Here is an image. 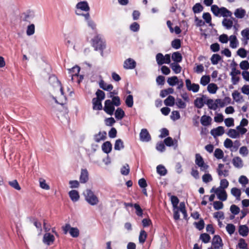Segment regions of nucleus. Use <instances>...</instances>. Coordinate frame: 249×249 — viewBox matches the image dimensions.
I'll return each mask as SVG.
<instances>
[{"mask_svg": "<svg viewBox=\"0 0 249 249\" xmlns=\"http://www.w3.org/2000/svg\"><path fill=\"white\" fill-rule=\"evenodd\" d=\"M92 46L94 50L99 51L103 56V51L106 48V42L100 35H97L91 40Z\"/></svg>", "mask_w": 249, "mask_h": 249, "instance_id": "f257e3e1", "label": "nucleus"}, {"mask_svg": "<svg viewBox=\"0 0 249 249\" xmlns=\"http://www.w3.org/2000/svg\"><path fill=\"white\" fill-rule=\"evenodd\" d=\"M49 83L53 87L57 88L60 91V96L61 102H59L57 100L55 99V102L60 105H64L66 101V97L64 95L63 89L62 86L61 82L58 80L57 78L54 75H52L49 77Z\"/></svg>", "mask_w": 249, "mask_h": 249, "instance_id": "f03ea898", "label": "nucleus"}, {"mask_svg": "<svg viewBox=\"0 0 249 249\" xmlns=\"http://www.w3.org/2000/svg\"><path fill=\"white\" fill-rule=\"evenodd\" d=\"M86 201L91 205H97L99 202L98 197L94 194V192L90 189H87L83 193Z\"/></svg>", "mask_w": 249, "mask_h": 249, "instance_id": "7ed1b4c3", "label": "nucleus"}, {"mask_svg": "<svg viewBox=\"0 0 249 249\" xmlns=\"http://www.w3.org/2000/svg\"><path fill=\"white\" fill-rule=\"evenodd\" d=\"M196 164L200 167V169L203 171H206L208 169L209 166L205 164L202 157L199 154H196Z\"/></svg>", "mask_w": 249, "mask_h": 249, "instance_id": "20e7f679", "label": "nucleus"}, {"mask_svg": "<svg viewBox=\"0 0 249 249\" xmlns=\"http://www.w3.org/2000/svg\"><path fill=\"white\" fill-rule=\"evenodd\" d=\"M103 109L106 113L112 115L115 110V107L111 102V100L108 99L105 101L104 107Z\"/></svg>", "mask_w": 249, "mask_h": 249, "instance_id": "39448f33", "label": "nucleus"}, {"mask_svg": "<svg viewBox=\"0 0 249 249\" xmlns=\"http://www.w3.org/2000/svg\"><path fill=\"white\" fill-rule=\"evenodd\" d=\"M213 192H214L216 194L218 199H219L220 200L224 201L227 200V195L225 190H221L219 188H217L214 190V187H213L211 190L210 192L212 193Z\"/></svg>", "mask_w": 249, "mask_h": 249, "instance_id": "423d86ee", "label": "nucleus"}, {"mask_svg": "<svg viewBox=\"0 0 249 249\" xmlns=\"http://www.w3.org/2000/svg\"><path fill=\"white\" fill-rule=\"evenodd\" d=\"M212 245L215 249H219L223 246L222 240L219 235H215L213 236L212 241Z\"/></svg>", "mask_w": 249, "mask_h": 249, "instance_id": "0eeeda50", "label": "nucleus"}, {"mask_svg": "<svg viewBox=\"0 0 249 249\" xmlns=\"http://www.w3.org/2000/svg\"><path fill=\"white\" fill-rule=\"evenodd\" d=\"M55 240V237L50 232L46 233L44 234L43 242L48 246H50L53 243Z\"/></svg>", "mask_w": 249, "mask_h": 249, "instance_id": "6e6552de", "label": "nucleus"}, {"mask_svg": "<svg viewBox=\"0 0 249 249\" xmlns=\"http://www.w3.org/2000/svg\"><path fill=\"white\" fill-rule=\"evenodd\" d=\"M80 71V68L78 66H75L69 70V73L71 77V80L72 81H74V78L79 76V73Z\"/></svg>", "mask_w": 249, "mask_h": 249, "instance_id": "1a4fd4ad", "label": "nucleus"}, {"mask_svg": "<svg viewBox=\"0 0 249 249\" xmlns=\"http://www.w3.org/2000/svg\"><path fill=\"white\" fill-rule=\"evenodd\" d=\"M136 66V62L130 58L126 59L124 63V68L125 69H133Z\"/></svg>", "mask_w": 249, "mask_h": 249, "instance_id": "9d476101", "label": "nucleus"}, {"mask_svg": "<svg viewBox=\"0 0 249 249\" xmlns=\"http://www.w3.org/2000/svg\"><path fill=\"white\" fill-rule=\"evenodd\" d=\"M141 140L143 142H148L151 140V136L146 129L143 128L141 130L140 133Z\"/></svg>", "mask_w": 249, "mask_h": 249, "instance_id": "9b49d317", "label": "nucleus"}, {"mask_svg": "<svg viewBox=\"0 0 249 249\" xmlns=\"http://www.w3.org/2000/svg\"><path fill=\"white\" fill-rule=\"evenodd\" d=\"M76 7L77 8V10L78 12H79V10H82L85 12H88L89 10V7L88 5V3L87 1H80L78 2L76 5Z\"/></svg>", "mask_w": 249, "mask_h": 249, "instance_id": "f8f14e48", "label": "nucleus"}, {"mask_svg": "<svg viewBox=\"0 0 249 249\" xmlns=\"http://www.w3.org/2000/svg\"><path fill=\"white\" fill-rule=\"evenodd\" d=\"M79 179L81 183H85L88 181L89 173L86 169H81Z\"/></svg>", "mask_w": 249, "mask_h": 249, "instance_id": "ddd939ff", "label": "nucleus"}, {"mask_svg": "<svg viewBox=\"0 0 249 249\" xmlns=\"http://www.w3.org/2000/svg\"><path fill=\"white\" fill-rule=\"evenodd\" d=\"M224 127L219 126L215 128H213L211 131V134L214 136H219L222 135L224 133Z\"/></svg>", "mask_w": 249, "mask_h": 249, "instance_id": "4468645a", "label": "nucleus"}, {"mask_svg": "<svg viewBox=\"0 0 249 249\" xmlns=\"http://www.w3.org/2000/svg\"><path fill=\"white\" fill-rule=\"evenodd\" d=\"M101 101V100L94 98L92 99V103L93 105L92 108L93 110H101L103 109Z\"/></svg>", "mask_w": 249, "mask_h": 249, "instance_id": "2eb2a0df", "label": "nucleus"}, {"mask_svg": "<svg viewBox=\"0 0 249 249\" xmlns=\"http://www.w3.org/2000/svg\"><path fill=\"white\" fill-rule=\"evenodd\" d=\"M231 98L229 97H225L223 100L220 99H217L215 102L219 105L221 107H224L226 105H229L231 103Z\"/></svg>", "mask_w": 249, "mask_h": 249, "instance_id": "dca6fc26", "label": "nucleus"}, {"mask_svg": "<svg viewBox=\"0 0 249 249\" xmlns=\"http://www.w3.org/2000/svg\"><path fill=\"white\" fill-rule=\"evenodd\" d=\"M99 84L100 88L104 90L111 91L113 88L112 84H107L103 79L99 81Z\"/></svg>", "mask_w": 249, "mask_h": 249, "instance_id": "f3484780", "label": "nucleus"}, {"mask_svg": "<svg viewBox=\"0 0 249 249\" xmlns=\"http://www.w3.org/2000/svg\"><path fill=\"white\" fill-rule=\"evenodd\" d=\"M240 235L242 236H247L249 232V229L248 227L246 225H240L238 230Z\"/></svg>", "mask_w": 249, "mask_h": 249, "instance_id": "a211bd4d", "label": "nucleus"}, {"mask_svg": "<svg viewBox=\"0 0 249 249\" xmlns=\"http://www.w3.org/2000/svg\"><path fill=\"white\" fill-rule=\"evenodd\" d=\"M102 149L104 153L108 154L112 150V144L110 142L107 141L102 144Z\"/></svg>", "mask_w": 249, "mask_h": 249, "instance_id": "6ab92c4d", "label": "nucleus"}, {"mask_svg": "<svg viewBox=\"0 0 249 249\" xmlns=\"http://www.w3.org/2000/svg\"><path fill=\"white\" fill-rule=\"evenodd\" d=\"M241 35L242 36V40L244 41V44L248 43V40H249V28H247L241 31Z\"/></svg>", "mask_w": 249, "mask_h": 249, "instance_id": "aec40b11", "label": "nucleus"}, {"mask_svg": "<svg viewBox=\"0 0 249 249\" xmlns=\"http://www.w3.org/2000/svg\"><path fill=\"white\" fill-rule=\"evenodd\" d=\"M69 196L71 200L73 202L78 201L79 199L80 196L77 191L73 190L69 192Z\"/></svg>", "mask_w": 249, "mask_h": 249, "instance_id": "412c9836", "label": "nucleus"}, {"mask_svg": "<svg viewBox=\"0 0 249 249\" xmlns=\"http://www.w3.org/2000/svg\"><path fill=\"white\" fill-rule=\"evenodd\" d=\"M212 118L210 116L203 115L200 119L201 124L204 126H208L211 123Z\"/></svg>", "mask_w": 249, "mask_h": 249, "instance_id": "4be33fe9", "label": "nucleus"}, {"mask_svg": "<svg viewBox=\"0 0 249 249\" xmlns=\"http://www.w3.org/2000/svg\"><path fill=\"white\" fill-rule=\"evenodd\" d=\"M232 163L233 165L238 168L243 166V161L242 159L239 157H236L232 159Z\"/></svg>", "mask_w": 249, "mask_h": 249, "instance_id": "5701e85b", "label": "nucleus"}, {"mask_svg": "<svg viewBox=\"0 0 249 249\" xmlns=\"http://www.w3.org/2000/svg\"><path fill=\"white\" fill-rule=\"evenodd\" d=\"M125 115L124 111L120 107L117 108L115 112V118L119 120L122 119Z\"/></svg>", "mask_w": 249, "mask_h": 249, "instance_id": "b1692460", "label": "nucleus"}, {"mask_svg": "<svg viewBox=\"0 0 249 249\" xmlns=\"http://www.w3.org/2000/svg\"><path fill=\"white\" fill-rule=\"evenodd\" d=\"M222 24L227 29H230L233 26V21L231 19L224 18L222 20Z\"/></svg>", "mask_w": 249, "mask_h": 249, "instance_id": "393cba45", "label": "nucleus"}, {"mask_svg": "<svg viewBox=\"0 0 249 249\" xmlns=\"http://www.w3.org/2000/svg\"><path fill=\"white\" fill-rule=\"evenodd\" d=\"M246 15V11L242 8H238L234 12L235 16L238 18H243Z\"/></svg>", "mask_w": 249, "mask_h": 249, "instance_id": "a878e982", "label": "nucleus"}, {"mask_svg": "<svg viewBox=\"0 0 249 249\" xmlns=\"http://www.w3.org/2000/svg\"><path fill=\"white\" fill-rule=\"evenodd\" d=\"M172 58L175 63H178L182 61V56L180 53L176 52L173 53Z\"/></svg>", "mask_w": 249, "mask_h": 249, "instance_id": "bb28decb", "label": "nucleus"}, {"mask_svg": "<svg viewBox=\"0 0 249 249\" xmlns=\"http://www.w3.org/2000/svg\"><path fill=\"white\" fill-rule=\"evenodd\" d=\"M106 135L107 133L105 131L99 132L98 134L95 136V141L99 142L102 140H105L106 139Z\"/></svg>", "mask_w": 249, "mask_h": 249, "instance_id": "cd10ccee", "label": "nucleus"}, {"mask_svg": "<svg viewBox=\"0 0 249 249\" xmlns=\"http://www.w3.org/2000/svg\"><path fill=\"white\" fill-rule=\"evenodd\" d=\"M230 47L232 48H236L238 44V41L235 36L231 35L230 36Z\"/></svg>", "mask_w": 249, "mask_h": 249, "instance_id": "c85d7f7f", "label": "nucleus"}, {"mask_svg": "<svg viewBox=\"0 0 249 249\" xmlns=\"http://www.w3.org/2000/svg\"><path fill=\"white\" fill-rule=\"evenodd\" d=\"M218 88L216 84L214 83H210L208 85L207 90L208 91L212 94H214L216 93L217 90Z\"/></svg>", "mask_w": 249, "mask_h": 249, "instance_id": "c756f323", "label": "nucleus"}, {"mask_svg": "<svg viewBox=\"0 0 249 249\" xmlns=\"http://www.w3.org/2000/svg\"><path fill=\"white\" fill-rule=\"evenodd\" d=\"M124 144L123 141L119 139L116 140L115 144H114V149L116 150H121V149L124 148Z\"/></svg>", "mask_w": 249, "mask_h": 249, "instance_id": "7c9ffc66", "label": "nucleus"}, {"mask_svg": "<svg viewBox=\"0 0 249 249\" xmlns=\"http://www.w3.org/2000/svg\"><path fill=\"white\" fill-rule=\"evenodd\" d=\"M164 103L166 106L172 107L175 104V98L169 95L164 101Z\"/></svg>", "mask_w": 249, "mask_h": 249, "instance_id": "2f4dec72", "label": "nucleus"}, {"mask_svg": "<svg viewBox=\"0 0 249 249\" xmlns=\"http://www.w3.org/2000/svg\"><path fill=\"white\" fill-rule=\"evenodd\" d=\"M220 16H222L223 17H231L232 16V13L226 8L222 7H221Z\"/></svg>", "mask_w": 249, "mask_h": 249, "instance_id": "473e14b6", "label": "nucleus"}, {"mask_svg": "<svg viewBox=\"0 0 249 249\" xmlns=\"http://www.w3.org/2000/svg\"><path fill=\"white\" fill-rule=\"evenodd\" d=\"M170 67L175 73L178 74L181 72V67L178 63H172Z\"/></svg>", "mask_w": 249, "mask_h": 249, "instance_id": "72a5a7b5", "label": "nucleus"}, {"mask_svg": "<svg viewBox=\"0 0 249 249\" xmlns=\"http://www.w3.org/2000/svg\"><path fill=\"white\" fill-rule=\"evenodd\" d=\"M231 194L236 197L237 200L240 199V196L241 194V190L236 187H233L231 189Z\"/></svg>", "mask_w": 249, "mask_h": 249, "instance_id": "f704fd0d", "label": "nucleus"}, {"mask_svg": "<svg viewBox=\"0 0 249 249\" xmlns=\"http://www.w3.org/2000/svg\"><path fill=\"white\" fill-rule=\"evenodd\" d=\"M174 89L172 88H169L167 89H162L160 91V96L162 97H165L169 94H172L174 92Z\"/></svg>", "mask_w": 249, "mask_h": 249, "instance_id": "c9c22d12", "label": "nucleus"}, {"mask_svg": "<svg viewBox=\"0 0 249 249\" xmlns=\"http://www.w3.org/2000/svg\"><path fill=\"white\" fill-rule=\"evenodd\" d=\"M157 173L161 176H165L167 174V170L162 165H159L157 167Z\"/></svg>", "mask_w": 249, "mask_h": 249, "instance_id": "e433bc0d", "label": "nucleus"}, {"mask_svg": "<svg viewBox=\"0 0 249 249\" xmlns=\"http://www.w3.org/2000/svg\"><path fill=\"white\" fill-rule=\"evenodd\" d=\"M205 102L202 98H197L194 101V105L198 108H201L204 105Z\"/></svg>", "mask_w": 249, "mask_h": 249, "instance_id": "4c0bfd02", "label": "nucleus"}, {"mask_svg": "<svg viewBox=\"0 0 249 249\" xmlns=\"http://www.w3.org/2000/svg\"><path fill=\"white\" fill-rule=\"evenodd\" d=\"M206 104L208 105V107L211 109L215 110L218 107L217 105L218 104H217L215 102V103H213V99H208L206 102Z\"/></svg>", "mask_w": 249, "mask_h": 249, "instance_id": "58836bf2", "label": "nucleus"}, {"mask_svg": "<svg viewBox=\"0 0 249 249\" xmlns=\"http://www.w3.org/2000/svg\"><path fill=\"white\" fill-rule=\"evenodd\" d=\"M221 56L218 54H213L211 58V62L213 65H216L221 60Z\"/></svg>", "mask_w": 249, "mask_h": 249, "instance_id": "ea45409f", "label": "nucleus"}, {"mask_svg": "<svg viewBox=\"0 0 249 249\" xmlns=\"http://www.w3.org/2000/svg\"><path fill=\"white\" fill-rule=\"evenodd\" d=\"M179 211L182 213L183 217L186 219L187 217V213L185 208V204L184 202H181L179 206Z\"/></svg>", "mask_w": 249, "mask_h": 249, "instance_id": "a19ab883", "label": "nucleus"}, {"mask_svg": "<svg viewBox=\"0 0 249 249\" xmlns=\"http://www.w3.org/2000/svg\"><path fill=\"white\" fill-rule=\"evenodd\" d=\"M227 135L231 138H236L239 136V132L234 129H230L227 132Z\"/></svg>", "mask_w": 249, "mask_h": 249, "instance_id": "79ce46f5", "label": "nucleus"}, {"mask_svg": "<svg viewBox=\"0 0 249 249\" xmlns=\"http://www.w3.org/2000/svg\"><path fill=\"white\" fill-rule=\"evenodd\" d=\"M147 233L144 230H141L139 237V242L143 244L145 242L147 238Z\"/></svg>", "mask_w": 249, "mask_h": 249, "instance_id": "37998d69", "label": "nucleus"}, {"mask_svg": "<svg viewBox=\"0 0 249 249\" xmlns=\"http://www.w3.org/2000/svg\"><path fill=\"white\" fill-rule=\"evenodd\" d=\"M178 82V79L177 76H174L169 77L167 79V83L170 86H174Z\"/></svg>", "mask_w": 249, "mask_h": 249, "instance_id": "c03bdc74", "label": "nucleus"}, {"mask_svg": "<svg viewBox=\"0 0 249 249\" xmlns=\"http://www.w3.org/2000/svg\"><path fill=\"white\" fill-rule=\"evenodd\" d=\"M210 80L211 78L209 75H203L200 79V83L205 86L210 83Z\"/></svg>", "mask_w": 249, "mask_h": 249, "instance_id": "a18cd8bd", "label": "nucleus"}, {"mask_svg": "<svg viewBox=\"0 0 249 249\" xmlns=\"http://www.w3.org/2000/svg\"><path fill=\"white\" fill-rule=\"evenodd\" d=\"M221 8H219L216 5H213L211 6V11L215 16L218 17L220 16Z\"/></svg>", "mask_w": 249, "mask_h": 249, "instance_id": "49530a36", "label": "nucleus"}, {"mask_svg": "<svg viewBox=\"0 0 249 249\" xmlns=\"http://www.w3.org/2000/svg\"><path fill=\"white\" fill-rule=\"evenodd\" d=\"M203 10V7L199 3H196L194 5L193 7V11L194 13H199L202 11Z\"/></svg>", "mask_w": 249, "mask_h": 249, "instance_id": "de8ad7c7", "label": "nucleus"}, {"mask_svg": "<svg viewBox=\"0 0 249 249\" xmlns=\"http://www.w3.org/2000/svg\"><path fill=\"white\" fill-rule=\"evenodd\" d=\"M156 61L159 65L164 64V56L161 53H158L156 56Z\"/></svg>", "mask_w": 249, "mask_h": 249, "instance_id": "09e8293b", "label": "nucleus"}, {"mask_svg": "<svg viewBox=\"0 0 249 249\" xmlns=\"http://www.w3.org/2000/svg\"><path fill=\"white\" fill-rule=\"evenodd\" d=\"M171 201L173 205V208H175V209H178V205L179 203V199L178 197L175 196H172L171 197Z\"/></svg>", "mask_w": 249, "mask_h": 249, "instance_id": "8fccbe9b", "label": "nucleus"}, {"mask_svg": "<svg viewBox=\"0 0 249 249\" xmlns=\"http://www.w3.org/2000/svg\"><path fill=\"white\" fill-rule=\"evenodd\" d=\"M125 103L126 105L128 107H132V106L133 105V96L132 95H128L125 99Z\"/></svg>", "mask_w": 249, "mask_h": 249, "instance_id": "3c124183", "label": "nucleus"}, {"mask_svg": "<svg viewBox=\"0 0 249 249\" xmlns=\"http://www.w3.org/2000/svg\"><path fill=\"white\" fill-rule=\"evenodd\" d=\"M134 207L136 210V214L138 216L142 217L143 214V210L140 207V205L137 203H135L134 204Z\"/></svg>", "mask_w": 249, "mask_h": 249, "instance_id": "603ef678", "label": "nucleus"}, {"mask_svg": "<svg viewBox=\"0 0 249 249\" xmlns=\"http://www.w3.org/2000/svg\"><path fill=\"white\" fill-rule=\"evenodd\" d=\"M172 47L175 49H178L181 47V41L179 39H175L171 42Z\"/></svg>", "mask_w": 249, "mask_h": 249, "instance_id": "864d4df0", "label": "nucleus"}, {"mask_svg": "<svg viewBox=\"0 0 249 249\" xmlns=\"http://www.w3.org/2000/svg\"><path fill=\"white\" fill-rule=\"evenodd\" d=\"M214 156L217 159H221L224 157V153L221 149L219 148H216L215 150Z\"/></svg>", "mask_w": 249, "mask_h": 249, "instance_id": "5fc2aeb1", "label": "nucleus"}, {"mask_svg": "<svg viewBox=\"0 0 249 249\" xmlns=\"http://www.w3.org/2000/svg\"><path fill=\"white\" fill-rule=\"evenodd\" d=\"M69 233L72 237L76 238L79 235V231L77 228L71 227Z\"/></svg>", "mask_w": 249, "mask_h": 249, "instance_id": "6e6d98bb", "label": "nucleus"}, {"mask_svg": "<svg viewBox=\"0 0 249 249\" xmlns=\"http://www.w3.org/2000/svg\"><path fill=\"white\" fill-rule=\"evenodd\" d=\"M200 239L204 243H207L210 242L211 239L210 236L206 233H203L200 234Z\"/></svg>", "mask_w": 249, "mask_h": 249, "instance_id": "4d7b16f0", "label": "nucleus"}, {"mask_svg": "<svg viewBox=\"0 0 249 249\" xmlns=\"http://www.w3.org/2000/svg\"><path fill=\"white\" fill-rule=\"evenodd\" d=\"M130 172L129 166L128 164H125L122 167L121 170V174L123 175H128Z\"/></svg>", "mask_w": 249, "mask_h": 249, "instance_id": "13d9d810", "label": "nucleus"}, {"mask_svg": "<svg viewBox=\"0 0 249 249\" xmlns=\"http://www.w3.org/2000/svg\"><path fill=\"white\" fill-rule=\"evenodd\" d=\"M95 94L97 96L96 98H95V99H98L102 101V100H104L105 98V92L100 89H98L96 91Z\"/></svg>", "mask_w": 249, "mask_h": 249, "instance_id": "bf43d9fd", "label": "nucleus"}, {"mask_svg": "<svg viewBox=\"0 0 249 249\" xmlns=\"http://www.w3.org/2000/svg\"><path fill=\"white\" fill-rule=\"evenodd\" d=\"M194 225L198 230L201 231L204 229L205 223L203 219H201L198 222H195Z\"/></svg>", "mask_w": 249, "mask_h": 249, "instance_id": "052dcab7", "label": "nucleus"}, {"mask_svg": "<svg viewBox=\"0 0 249 249\" xmlns=\"http://www.w3.org/2000/svg\"><path fill=\"white\" fill-rule=\"evenodd\" d=\"M238 246L239 248L242 249H248V244L246 243L245 240L243 238L239 239Z\"/></svg>", "mask_w": 249, "mask_h": 249, "instance_id": "680f3d73", "label": "nucleus"}, {"mask_svg": "<svg viewBox=\"0 0 249 249\" xmlns=\"http://www.w3.org/2000/svg\"><path fill=\"white\" fill-rule=\"evenodd\" d=\"M9 184L16 190H20L21 189V187L16 179L9 181Z\"/></svg>", "mask_w": 249, "mask_h": 249, "instance_id": "e2e57ef3", "label": "nucleus"}, {"mask_svg": "<svg viewBox=\"0 0 249 249\" xmlns=\"http://www.w3.org/2000/svg\"><path fill=\"white\" fill-rule=\"evenodd\" d=\"M226 228L227 232L231 235L233 234L235 230V227L232 224H227Z\"/></svg>", "mask_w": 249, "mask_h": 249, "instance_id": "0e129e2a", "label": "nucleus"}, {"mask_svg": "<svg viewBox=\"0 0 249 249\" xmlns=\"http://www.w3.org/2000/svg\"><path fill=\"white\" fill-rule=\"evenodd\" d=\"M232 96L233 99L236 102L240 101V99L242 98V96L240 94V93L237 90H234L232 92Z\"/></svg>", "mask_w": 249, "mask_h": 249, "instance_id": "69168bd1", "label": "nucleus"}, {"mask_svg": "<svg viewBox=\"0 0 249 249\" xmlns=\"http://www.w3.org/2000/svg\"><path fill=\"white\" fill-rule=\"evenodd\" d=\"M230 211L233 215H236L240 212V208L236 205L233 204L231 206Z\"/></svg>", "mask_w": 249, "mask_h": 249, "instance_id": "338daca9", "label": "nucleus"}, {"mask_svg": "<svg viewBox=\"0 0 249 249\" xmlns=\"http://www.w3.org/2000/svg\"><path fill=\"white\" fill-rule=\"evenodd\" d=\"M240 67L241 69L246 71L249 69V63L248 61L243 60L240 63Z\"/></svg>", "mask_w": 249, "mask_h": 249, "instance_id": "774afa93", "label": "nucleus"}]
</instances>
